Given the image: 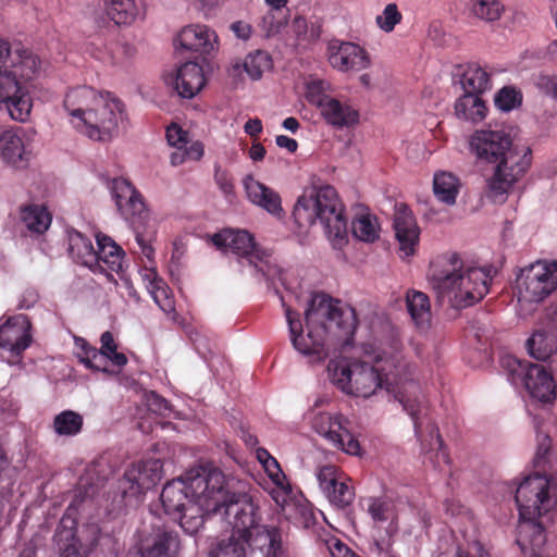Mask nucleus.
<instances>
[{"instance_id": "obj_44", "label": "nucleus", "mask_w": 557, "mask_h": 557, "mask_svg": "<svg viewBox=\"0 0 557 557\" xmlns=\"http://www.w3.org/2000/svg\"><path fill=\"white\" fill-rule=\"evenodd\" d=\"M271 67L272 58L263 50L250 52L244 61V69L251 79L261 78L262 74Z\"/></svg>"}, {"instance_id": "obj_2", "label": "nucleus", "mask_w": 557, "mask_h": 557, "mask_svg": "<svg viewBox=\"0 0 557 557\" xmlns=\"http://www.w3.org/2000/svg\"><path fill=\"white\" fill-rule=\"evenodd\" d=\"M470 148L478 159L496 163L495 172L488 180V188L495 200L507 194L531 166V149L512 146L510 135L503 129L475 131L470 139Z\"/></svg>"}, {"instance_id": "obj_34", "label": "nucleus", "mask_w": 557, "mask_h": 557, "mask_svg": "<svg viewBox=\"0 0 557 557\" xmlns=\"http://www.w3.org/2000/svg\"><path fill=\"white\" fill-rule=\"evenodd\" d=\"M363 503L367 512L375 523L389 521V532L397 531V525L394 524L396 518L395 505L389 497L385 495L370 496L364 498Z\"/></svg>"}, {"instance_id": "obj_32", "label": "nucleus", "mask_w": 557, "mask_h": 557, "mask_svg": "<svg viewBox=\"0 0 557 557\" xmlns=\"http://www.w3.org/2000/svg\"><path fill=\"white\" fill-rule=\"evenodd\" d=\"M69 252L76 263L85 265L95 271L97 263V250L90 238L75 231L69 236Z\"/></svg>"}, {"instance_id": "obj_39", "label": "nucleus", "mask_w": 557, "mask_h": 557, "mask_svg": "<svg viewBox=\"0 0 557 557\" xmlns=\"http://www.w3.org/2000/svg\"><path fill=\"white\" fill-rule=\"evenodd\" d=\"M459 180L449 172L436 173L433 178V191L435 197L448 206L456 202L459 194Z\"/></svg>"}, {"instance_id": "obj_54", "label": "nucleus", "mask_w": 557, "mask_h": 557, "mask_svg": "<svg viewBox=\"0 0 557 557\" xmlns=\"http://www.w3.org/2000/svg\"><path fill=\"white\" fill-rule=\"evenodd\" d=\"M326 545L332 557H361L338 539H331Z\"/></svg>"}, {"instance_id": "obj_63", "label": "nucleus", "mask_w": 557, "mask_h": 557, "mask_svg": "<svg viewBox=\"0 0 557 557\" xmlns=\"http://www.w3.org/2000/svg\"><path fill=\"white\" fill-rule=\"evenodd\" d=\"M275 143L280 148H285L292 153H294L298 148V143L295 139L285 135L276 136Z\"/></svg>"}, {"instance_id": "obj_8", "label": "nucleus", "mask_w": 557, "mask_h": 557, "mask_svg": "<svg viewBox=\"0 0 557 557\" xmlns=\"http://www.w3.org/2000/svg\"><path fill=\"white\" fill-rule=\"evenodd\" d=\"M331 382L346 394L357 397H370L377 388L389 391L391 370L383 364L381 357L371 362L357 359H332L327 364Z\"/></svg>"}, {"instance_id": "obj_19", "label": "nucleus", "mask_w": 557, "mask_h": 557, "mask_svg": "<svg viewBox=\"0 0 557 557\" xmlns=\"http://www.w3.org/2000/svg\"><path fill=\"white\" fill-rule=\"evenodd\" d=\"M344 422L346 420L342 414L319 413L314 417L312 425L314 430L334 447L342 449L349 455H359L360 444L354 435L347 430Z\"/></svg>"}, {"instance_id": "obj_38", "label": "nucleus", "mask_w": 557, "mask_h": 557, "mask_svg": "<svg viewBox=\"0 0 557 557\" xmlns=\"http://www.w3.org/2000/svg\"><path fill=\"white\" fill-rule=\"evenodd\" d=\"M527 349L534 359L546 361L557 350L555 335L545 330H536L527 341Z\"/></svg>"}, {"instance_id": "obj_25", "label": "nucleus", "mask_w": 557, "mask_h": 557, "mask_svg": "<svg viewBox=\"0 0 557 557\" xmlns=\"http://www.w3.org/2000/svg\"><path fill=\"white\" fill-rule=\"evenodd\" d=\"M178 42L185 50L210 54L218 48V35L209 26L191 24L185 26L178 34Z\"/></svg>"}, {"instance_id": "obj_40", "label": "nucleus", "mask_w": 557, "mask_h": 557, "mask_svg": "<svg viewBox=\"0 0 557 557\" xmlns=\"http://www.w3.org/2000/svg\"><path fill=\"white\" fill-rule=\"evenodd\" d=\"M218 510H208L201 504L198 502H195L194 504H190L187 506L185 510L177 513L173 517L174 520H180L181 528L187 533V534H195L199 531L200 528L203 527L205 515L210 513H216Z\"/></svg>"}, {"instance_id": "obj_61", "label": "nucleus", "mask_w": 557, "mask_h": 557, "mask_svg": "<svg viewBox=\"0 0 557 557\" xmlns=\"http://www.w3.org/2000/svg\"><path fill=\"white\" fill-rule=\"evenodd\" d=\"M187 160H200L203 156V145L199 141L193 143L188 148L185 146Z\"/></svg>"}, {"instance_id": "obj_9", "label": "nucleus", "mask_w": 557, "mask_h": 557, "mask_svg": "<svg viewBox=\"0 0 557 557\" xmlns=\"http://www.w3.org/2000/svg\"><path fill=\"white\" fill-rule=\"evenodd\" d=\"M226 480L222 483L221 492L223 498L216 505L214 510L223 513L227 523L232 527V533L227 539L220 540L216 545L211 549V557H220V553L224 552V548L228 544L239 542V539H248L260 524L261 513L259 504L253 497L246 493H228L225 487Z\"/></svg>"}, {"instance_id": "obj_64", "label": "nucleus", "mask_w": 557, "mask_h": 557, "mask_svg": "<svg viewBox=\"0 0 557 557\" xmlns=\"http://www.w3.org/2000/svg\"><path fill=\"white\" fill-rule=\"evenodd\" d=\"M176 150H174L170 154V162L172 165L177 166L182 163H184L187 160L186 152H185V146H178L175 147Z\"/></svg>"}, {"instance_id": "obj_14", "label": "nucleus", "mask_w": 557, "mask_h": 557, "mask_svg": "<svg viewBox=\"0 0 557 557\" xmlns=\"http://www.w3.org/2000/svg\"><path fill=\"white\" fill-rule=\"evenodd\" d=\"M516 283L520 298L543 300L557 288V261H536L521 269Z\"/></svg>"}, {"instance_id": "obj_45", "label": "nucleus", "mask_w": 557, "mask_h": 557, "mask_svg": "<svg viewBox=\"0 0 557 557\" xmlns=\"http://www.w3.org/2000/svg\"><path fill=\"white\" fill-rule=\"evenodd\" d=\"M257 457L261 463H263L265 471L268 472L269 476L273 481V483L277 486H280L282 490L285 491L286 494H289L290 487L288 483L284 484L286 478L283 471L281 470V467L277 462V460L272 457L268 450L265 449H258Z\"/></svg>"}, {"instance_id": "obj_1", "label": "nucleus", "mask_w": 557, "mask_h": 557, "mask_svg": "<svg viewBox=\"0 0 557 557\" xmlns=\"http://www.w3.org/2000/svg\"><path fill=\"white\" fill-rule=\"evenodd\" d=\"M285 315L294 348L312 362L329 358L334 341L339 345L341 352H346L352 345L358 325L356 310L329 295L317 293L312 296L305 312L306 335L297 312L286 307Z\"/></svg>"}, {"instance_id": "obj_62", "label": "nucleus", "mask_w": 557, "mask_h": 557, "mask_svg": "<svg viewBox=\"0 0 557 557\" xmlns=\"http://www.w3.org/2000/svg\"><path fill=\"white\" fill-rule=\"evenodd\" d=\"M136 242L140 248V253L144 257H146L149 261H151L153 259V253H154V249L152 248V246L140 234L136 235Z\"/></svg>"}, {"instance_id": "obj_35", "label": "nucleus", "mask_w": 557, "mask_h": 557, "mask_svg": "<svg viewBox=\"0 0 557 557\" xmlns=\"http://www.w3.org/2000/svg\"><path fill=\"white\" fill-rule=\"evenodd\" d=\"M455 112L458 119L481 122L487 113V107L478 94L465 92L456 100Z\"/></svg>"}, {"instance_id": "obj_42", "label": "nucleus", "mask_w": 557, "mask_h": 557, "mask_svg": "<svg viewBox=\"0 0 557 557\" xmlns=\"http://www.w3.org/2000/svg\"><path fill=\"white\" fill-rule=\"evenodd\" d=\"M281 507L287 519L294 520L296 523L306 528L313 523L314 515L307 503L292 498H284Z\"/></svg>"}, {"instance_id": "obj_12", "label": "nucleus", "mask_w": 557, "mask_h": 557, "mask_svg": "<svg viewBox=\"0 0 557 557\" xmlns=\"http://www.w3.org/2000/svg\"><path fill=\"white\" fill-rule=\"evenodd\" d=\"M163 465L160 459H147L133 463L117 481L116 508L137 505L141 496L160 482Z\"/></svg>"}, {"instance_id": "obj_46", "label": "nucleus", "mask_w": 557, "mask_h": 557, "mask_svg": "<svg viewBox=\"0 0 557 557\" xmlns=\"http://www.w3.org/2000/svg\"><path fill=\"white\" fill-rule=\"evenodd\" d=\"M331 84L324 79L310 81L306 86V99L320 111L332 96Z\"/></svg>"}, {"instance_id": "obj_53", "label": "nucleus", "mask_w": 557, "mask_h": 557, "mask_svg": "<svg viewBox=\"0 0 557 557\" xmlns=\"http://www.w3.org/2000/svg\"><path fill=\"white\" fill-rule=\"evenodd\" d=\"M214 181L225 196L234 194V184L230 173L219 165L215 166Z\"/></svg>"}, {"instance_id": "obj_7", "label": "nucleus", "mask_w": 557, "mask_h": 557, "mask_svg": "<svg viewBox=\"0 0 557 557\" xmlns=\"http://www.w3.org/2000/svg\"><path fill=\"white\" fill-rule=\"evenodd\" d=\"M293 216L299 227H310L319 222L334 243H342L347 234L344 206L331 185L306 189L297 199Z\"/></svg>"}, {"instance_id": "obj_6", "label": "nucleus", "mask_w": 557, "mask_h": 557, "mask_svg": "<svg viewBox=\"0 0 557 557\" xmlns=\"http://www.w3.org/2000/svg\"><path fill=\"white\" fill-rule=\"evenodd\" d=\"M224 473L214 467H200L188 471L184 478L168 482L160 500L164 512L174 517L195 502L208 510H214L223 498L221 487Z\"/></svg>"}, {"instance_id": "obj_58", "label": "nucleus", "mask_w": 557, "mask_h": 557, "mask_svg": "<svg viewBox=\"0 0 557 557\" xmlns=\"http://www.w3.org/2000/svg\"><path fill=\"white\" fill-rule=\"evenodd\" d=\"M231 29L234 32V34L240 38V39H248L251 35V26L243 21L234 22L231 25Z\"/></svg>"}, {"instance_id": "obj_24", "label": "nucleus", "mask_w": 557, "mask_h": 557, "mask_svg": "<svg viewBox=\"0 0 557 557\" xmlns=\"http://www.w3.org/2000/svg\"><path fill=\"white\" fill-rule=\"evenodd\" d=\"M112 193L115 203L125 220L133 223L136 219H144L147 215V209L143 196L125 178H115L112 182Z\"/></svg>"}, {"instance_id": "obj_60", "label": "nucleus", "mask_w": 557, "mask_h": 557, "mask_svg": "<svg viewBox=\"0 0 557 557\" xmlns=\"http://www.w3.org/2000/svg\"><path fill=\"white\" fill-rule=\"evenodd\" d=\"M245 133L250 137H258L262 132V123L259 119H249L244 125Z\"/></svg>"}, {"instance_id": "obj_11", "label": "nucleus", "mask_w": 557, "mask_h": 557, "mask_svg": "<svg viewBox=\"0 0 557 557\" xmlns=\"http://www.w3.org/2000/svg\"><path fill=\"white\" fill-rule=\"evenodd\" d=\"M212 244L222 251H231L238 258H244L263 277H273L276 269L271 264V255L261 249L253 236L242 230L225 228L211 237Z\"/></svg>"}, {"instance_id": "obj_20", "label": "nucleus", "mask_w": 557, "mask_h": 557, "mask_svg": "<svg viewBox=\"0 0 557 557\" xmlns=\"http://www.w3.org/2000/svg\"><path fill=\"white\" fill-rule=\"evenodd\" d=\"M327 59L331 66L341 72L361 71L370 66L368 52L359 45L332 40L327 46Z\"/></svg>"}, {"instance_id": "obj_26", "label": "nucleus", "mask_w": 557, "mask_h": 557, "mask_svg": "<svg viewBox=\"0 0 557 557\" xmlns=\"http://www.w3.org/2000/svg\"><path fill=\"white\" fill-rule=\"evenodd\" d=\"M325 122L336 128H349L359 123V111L348 99L332 97L320 111Z\"/></svg>"}, {"instance_id": "obj_48", "label": "nucleus", "mask_w": 557, "mask_h": 557, "mask_svg": "<svg viewBox=\"0 0 557 557\" xmlns=\"http://www.w3.org/2000/svg\"><path fill=\"white\" fill-rule=\"evenodd\" d=\"M494 102L502 111L509 112L522 103V94L515 86H505L495 95Z\"/></svg>"}, {"instance_id": "obj_36", "label": "nucleus", "mask_w": 557, "mask_h": 557, "mask_svg": "<svg viewBox=\"0 0 557 557\" xmlns=\"http://www.w3.org/2000/svg\"><path fill=\"white\" fill-rule=\"evenodd\" d=\"M406 302L417 327L426 330L431 323V305L428 295L418 290L408 292Z\"/></svg>"}, {"instance_id": "obj_30", "label": "nucleus", "mask_w": 557, "mask_h": 557, "mask_svg": "<svg viewBox=\"0 0 557 557\" xmlns=\"http://www.w3.org/2000/svg\"><path fill=\"white\" fill-rule=\"evenodd\" d=\"M107 15L116 25H131L144 14L143 0H102Z\"/></svg>"}, {"instance_id": "obj_22", "label": "nucleus", "mask_w": 557, "mask_h": 557, "mask_svg": "<svg viewBox=\"0 0 557 557\" xmlns=\"http://www.w3.org/2000/svg\"><path fill=\"white\" fill-rule=\"evenodd\" d=\"M101 348L98 349L90 345L84 337L75 336V355L78 361L87 369L92 371L109 372L108 354L113 352L117 348L113 334L106 331L100 337Z\"/></svg>"}, {"instance_id": "obj_10", "label": "nucleus", "mask_w": 557, "mask_h": 557, "mask_svg": "<svg viewBox=\"0 0 557 557\" xmlns=\"http://www.w3.org/2000/svg\"><path fill=\"white\" fill-rule=\"evenodd\" d=\"M287 533L276 525L264 524L248 539L228 544L220 557H288Z\"/></svg>"}, {"instance_id": "obj_16", "label": "nucleus", "mask_w": 557, "mask_h": 557, "mask_svg": "<svg viewBox=\"0 0 557 557\" xmlns=\"http://www.w3.org/2000/svg\"><path fill=\"white\" fill-rule=\"evenodd\" d=\"M515 500L519 517L529 515L545 516L555 506L549 494V479L545 474L534 473L527 476L516 488Z\"/></svg>"}, {"instance_id": "obj_33", "label": "nucleus", "mask_w": 557, "mask_h": 557, "mask_svg": "<svg viewBox=\"0 0 557 557\" xmlns=\"http://www.w3.org/2000/svg\"><path fill=\"white\" fill-rule=\"evenodd\" d=\"M145 280L148 281L147 288L159 308L165 313L175 311V301L171 289L165 281L158 275L157 271L148 269Z\"/></svg>"}, {"instance_id": "obj_27", "label": "nucleus", "mask_w": 557, "mask_h": 557, "mask_svg": "<svg viewBox=\"0 0 557 557\" xmlns=\"http://www.w3.org/2000/svg\"><path fill=\"white\" fill-rule=\"evenodd\" d=\"M97 240V263L95 270L102 272L121 273L125 262L124 250L109 236L98 233Z\"/></svg>"}, {"instance_id": "obj_3", "label": "nucleus", "mask_w": 557, "mask_h": 557, "mask_svg": "<svg viewBox=\"0 0 557 557\" xmlns=\"http://www.w3.org/2000/svg\"><path fill=\"white\" fill-rule=\"evenodd\" d=\"M429 278L437 297L457 309L467 308L488 293L491 276L482 268L465 267L456 252L438 256L430 264Z\"/></svg>"}, {"instance_id": "obj_23", "label": "nucleus", "mask_w": 557, "mask_h": 557, "mask_svg": "<svg viewBox=\"0 0 557 557\" xmlns=\"http://www.w3.org/2000/svg\"><path fill=\"white\" fill-rule=\"evenodd\" d=\"M393 228L399 244V249L405 256H413L419 245L420 227L413 212L406 203H396Z\"/></svg>"}, {"instance_id": "obj_37", "label": "nucleus", "mask_w": 557, "mask_h": 557, "mask_svg": "<svg viewBox=\"0 0 557 557\" xmlns=\"http://www.w3.org/2000/svg\"><path fill=\"white\" fill-rule=\"evenodd\" d=\"M465 92L482 95L492 87L490 73L478 63H470L461 76Z\"/></svg>"}, {"instance_id": "obj_29", "label": "nucleus", "mask_w": 557, "mask_h": 557, "mask_svg": "<svg viewBox=\"0 0 557 557\" xmlns=\"http://www.w3.org/2000/svg\"><path fill=\"white\" fill-rule=\"evenodd\" d=\"M174 84L181 97H195L206 84L202 67L194 61L185 62L177 70Z\"/></svg>"}, {"instance_id": "obj_51", "label": "nucleus", "mask_w": 557, "mask_h": 557, "mask_svg": "<svg viewBox=\"0 0 557 557\" xmlns=\"http://www.w3.org/2000/svg\"><path fill=\"white\" fill-rule=\"evenodd\" d=\"M399 403L403 405L404 410L411 417L413 421L414 433L417 436H420L421 433V422H420V413L425 408L424 401L418 399L417 397H404L399 398Z\"/></svg>"}, {"instance_id": "obj_15", "label": "nucleus", "mask_w": 557, "mask_h": 557, "mask_svg": "<svg viewBox=\"0 0 557 557\" xmlns=\"http://www.w3.org/2000/svg\"><path fill=\"white\" fill-rule=\"evenodd\" d=\"M33 325L26 314L9 317L0 326V358L10 366L22 363L33 343Z\"/></svg>"}, {"instance_id": "obj_21", "label": "nucleus", "mask_w": 557, "mask_h": 557, "mask_svg": "<svg viewBox=\"0 0 557 557\" xmlns=\"http://www.w3.org/2000/svg\"><path fill=\"white\" fill-rule=\"evenodd\" d=\"M543 517L537 515L519 517L516 543L527 556L541 557L544 552L547 533L542 521Z\"/></svg>"}, {"instance_id": "obj_18", "label": "nucleus", "mask_w": 557, "mask_h": 557, "mask_svg": "<svg viewBox=\"0 0 557 557\" xmlns=\"http://www.w3.org/2000/svg\"><path fill=\"white\" fill-rule=\"evenodd\" d=\"M319 485L330 503L338 508L351 505L355 499V488L341 469L333 465H326L317 473Z\"/></svg>"}, {"instance_id": "obj_56", "label": "nucleus", "mask_w": 557, "mask_h": 557, "mask_svg": "<svg viewBox=\"0 0 557 557\" xmlns=\"http://www.w3.org/2000/svg\"><path fill=\"white\" fill-rule=\"evenodd\" d=\"M536 84L541 89L552 94L557 99V76L540 75Z\"/></svg>"}, {"instance_id": "obj_13", "label": "nucleus", "mask_w": 557, "mask_h": 557, "mask_svg": "<svg viewBox=\"0 0 557 557\" xmlns=\"http://www.w3.org/2000/svg\"><path fill=\"white\" fill-rule=\"evenodd\" d=\"M180 549L181 540L176 531L165 525H151L136 532L135 543L126 557H177Z\"/></svg>"}, {"instance_id": "obj_52", "label": "nucleus", "mask_w": 557, "mask_h": 557, "mask_svg": "<svg viewBox=\"0 0 557 557\" xmlns=\"http://www.w3.org/2000/svg\"><path fill=\"white\" fill-rule=\"evenodd\" d=\"M278 11L280 10L270 8L260 20L259 26L262 28L267 36L278 33L283 25V20L276 16Z\"/></svg>"}, {"instance_id": "obj_47", "label": "nucleus", "mask_w": 557, "mask_h": 557, "mask_svg": "<svg viewBox=\"0 0 557 557\" xmlns=\"http://www.w3.org/2000/svg\"><path fill=\"white\" fill-rule=\"evenodd\" d=\"M473 14L486 22L500 17L504 7L499 0H470Z\"/></svg>"}, {"instance_id": "obj_59", "label": "nucleus", "mask_w": 557, "mask_h": 557, "mask_svg": "<svg viewBox=\"0 0 557 557\" xmlns=\"http://www.w3.org/2000/svg\"><path fill=\"white\" fill-rule=\"evenodd\" d=\"M149 407L154 412L162 413L164 410L168 409V401L157 395L156 393H151L150 397L148 398Z\"/></svg>"}, {"instance_id": "obj_50", "label": "nucleus", "mask_w": 557, "mask_h": 557, "mask_svg": "<svg viewBox=\"0 0 557 557\" xmlns=\"http://www.w3.org/2000/svg\"><path fill=\"white\" fill-rule=\"evenodd\" d=\"M401 18L403 15L396 3H388L383 13L376 16V24L382 30L391 33L394 30L395 26L401 22Z\"/></svg>"}, {"instance_id": "obj_31", "label": "nucleus", "mask_w": 557, "mask_h": 557, "mask_svg": "<svg viewBox=\"0 0 557 557\" xmlns=\"http://www.w3.org/2000/svg\"><path fill=\"white\" fill-rule=\"evenodd\" d=\"M245 189L251 202L265 209L271 214H280L282 209L281 197L272 188L249 177L245 180Z\"/></svg>"}, {"instance_id": "obj_43", "label": "nucleus", "mask_w": 557, "mask_h": 557, "mask_svg": "<svg viewBox=\"0 0 557 557\" xmlns=\"http://www.w3.org/2000/svg\"><path fill=\"white\" fill-rule=\"evenodd\" d=\"M83 417L73 410H64L53 419L54 432L60 436H75L83 429Z\"/></svg>"}, {"instance_id": "obj_57", "label": "nucleus", "mask_w": 557, "mask_h": 557, "mask_svg": "<svg viewBox=\"0 0 557 557\" xmlns=\"http://www.w3.org/2000/svg\"><path fill=\"white\" fill-rule=\"evenodd\" d=\"M223 0H193L197 10L208 16L213 10L221 5Z\"/></svg>"}, {"instance_id": "obj_4", "label": "nucleus", "mask_w": 557, "mask_h": 557, "mask_svg": "<svg viewBox=\"0 0 557 557\" xmlns=\"http://www.w3.org/2000/svg\"><path fill=\"white\" fill-rule=\"evenodd\" d=\"M71 123L92 140L107 141L124 114L123 102L112 92H99L88 86L72 88L64 98Z\"/></svg>"}, {"instance_id": "obj_17", "label": "nucleus", "mask_w": 557, "mask_h": 557, "mask_svg": "<svg viewBox=\"0 0 557 557\" xmlns=\"http://www.w3.org/2000/svg\"><path fill=\"white\" fill-rule=\"evenodd\" d=\"M507 364L512 367L510 372L523 383L530 396L543 404H552L557 395L553 374L543 366L522 362L516 358H508Z\"/></svg>"}, {"instance_id": "obj_49", "label": "nucleus", "mask_w": 557, "mask_h": 557, "mask_svg": "<svg viewBox=\"0 0 557 557\" xmlns=\"http://www.w3.org/2000/svg\"><path fill=\"white\" fill-rule=\"evenodd\" d=\"M352 233L360 240L372 243L376 239L377 233L370 215H361L352 221Z\"/></svg>"}, {"instance_id": "obj_55", "label": "nucleus", "mask_w": 557, "mask_h": 557, "mask_svg": "<svg viewBox=\"0 0 557 557\" xmlns=\"http://www.w3.org/2000/svg\"><path fill=\"white\" fill-rule=\"evenodd\" d=\"M166 140L172 147L186 146L187 133L176 124H172L166 128Z\"/></svg>"}, {"instance_id": "obj_41", "label": "nucleus", "mask_w": 557, "mask_h": 557, "mask_svg": "<svg viewBox=\"0 0 557 557\" xmlns=\"http://www.w3.org/2000/svg\"><path fill=\"white\" fill-rule=\"evenodd\" d=\"M21 220L30 232L42 234L51 224V214L44 206L27 205L21 208Z\"/></svg>"}, {"instance_id": "obj_5", "label": "nucleus", "mask_w": 557, "mask_h": 557, "mask_svg": "<svg viewBox=\"0 0 557 557\" xmlns=\"http://www.w3.org/2000/svg\"><path fill=\"white\" fill-rule=\"evenodd\" d=\"M2 59L5 69L0 70V111L4 110L13 120L23 122L29 116L33 107L24 83L34 77L40 61L21 42L9 41Z\"/></svg>"}, {"instance_id": "obj_28", "label": "nucleus", "mask_w": 557, "mask_h": 557, "mask_svg": "<svg viewBox=\"0 0 557 557\" xmlns=\"http://www.w3.org/2000/svg\"><path fill=\"white\" fill-rule=\"evenodd\" d=\"M29 156L22 136L13 129L3 131L0 134V158L15 169H25L29 163Z\"/></svg>"}]
</instances>
